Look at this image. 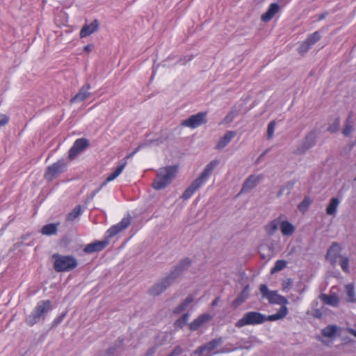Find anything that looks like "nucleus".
<instances>
[{
    "mask_svg": "<svg viewBox=\"0 0 356 356\" xmlns=\"http://www.w3.org/2000/svg\"><path fill=\"white\" fill-rule=\"evenodd\" d=\"M126 165H127V161H122L119 163L118 167L113 171L118 175V177L122 173V172L123 171Z\"/></svg>",
    "mask_w": 356,
    "mask_h": 356,
    "instance_id": "nucleus-46",
    "label": "nucleus"
},
{
    "mask_svg": "<svg viewBox=\"0 0 356 356\" xmlns=\"http://www.w3.org/2000/svg\"><path fill=\"white\" fill-rule=\"evenodd\" d=\"M90 88V85L89 83H86L83 86H82L79 92L72 98L71 102L72 103H78L81 102L86 99H88L91 93L88 92V90Z\"/></svg>",
    "mask_w": 356,
    "mask_h": 356,
    "instance_id": "nucleus-15",
    "label": "nucleus"
},
{
    "mask_svg": "<svg viewBox=\"0 0 356 356\" xmlns=\"http://www.w3.org/2000/svg\"><path fill=\"white\" fill-rule=\"evenodd\" d=\"M280 229L283 235L290 236L293 233L295 228L288 221H283L280 224Z\"/></svg>",
    "mask_w": 356,
    "mask_h": 356,
    "instance_id": "nucleus-25",
    "label": "nucleus"
},
{
    "mask_svg": "<svg viewBox=\"0 0 356 356\" xmlns=\"http://www.w3.org/2000/svg\"><path fill=\"white\" fill-rule=\"evenodd\" d=\"M326 15H327V13H322V14H321V15L318 16V20H322V19H325V18Z\"/></svg>",
    "mask_w": 356,
    "mask_h": 356,
    "instance_id": "nucleus-62",
    "label": "nucleus"
},
{
    "mask_svg": "<svg viewBox=\"0 0 356 356\" xmlns=\"http://www.w3.org/2000/svg\"><path fill=\"white\" fill-rule=\"evenodd\" d=\"M264 322H266V315L252 311L245 313L243 317L236 323L235 326L241 328L245 325L262 324Z\"/></svg>",
    "mask_w": 356,
    "mask_h": 356,
    "instance_id": "nucleus-4",
    "label": "nucleus"
},
{
    "mask_svg": "<svg viewBox=\"0 0 356 356\" xmlns=\"http://www.w3.org/2000/svg\"><path fill=\"white\" fill-rule=\"evenodd\" d=\"M156 347L150 348L146 353L145 356H152L156 353Z\"/></svg>",
    "mask_w": 356,
    "mask_h": 356,
    "instance_id": "nucleus-55",
    "label": "nucleus"
},
{
    "mask_svg": "<svg viewBox=\"0 0 356 356\" xmlns=\"http://www.w3.org/2000/svg\"><path fill=\"white\" fill-rule=\"evenodd\" d=\"M351 116H352V112L348 116L346 121L345 127L342 131L343 134L345 136H349L350 135V134L353 132V131L354 130L353 126V120H352Z\"/></svg>",
    "mask_w": 356,
    "mask_h": 356,
    "instance_id": "nucleus-26",
    "label": "nucleus"
},
{
    "mask_svg": "<svg viewBox=\"0 0 356 356\" xmlns=\"http://www.w3.org/2000/svg\"><path fill=\"white\" fill-rule=\"evenodd\" d=\"M218 160H213L209 162L204 168L200 175L196 178L190 185L195 191L198 190L211 175L213 170L219 165Z\"/></svg>",
    "mask_w": 356,
    "mask_h": 356,
    "instance_id": "nucleus-5",
    "label": "nucleus"
},
{
    "mask_svg": "<svg viewBox=\"0 0 356 356\" xmlns=\"http://www.w3.org/2000/svg\"><path fill=\"white\" fill-rule=\"evenodd\" d=\"M66 168V163L64 159L58 160L53 165L49 166L44 174V177L47 180H51L58 175L63 172Z\"/></svg>",
    "mask_w": 356,
    "mask_h": 356,
    "instance_id": "nucleus-9",
    "label": "nucleus"
},
{
    "mask_svg": "<svg viewBox=\"0 0 356 356\" xmlns=\"http://www.w3.org/2000/svg\"><path fill=\"white\" fill-rule=\"evenodd\" d=\"M54 259V268L58 272H69L76 268L78 262L72 255H63L55 253L52 255Z\"/></svg>",
    "mask_w": 356,
    "mask_h": 356,
    "instance_id": "nucleus-3",
    "label": "nucleus"
},
{
    "mask_svg": "<svg viewBox=\"0 0 356 356\" xmlns=\"http://www.w3.org/2000/svg\"><path fill=\"white\" fill-rule=\"evenodd\" d=\"M130 224L129 218H124L119 223L113 225L108 231V238H111L122 230L125 229Z\"/></svg>",
    "mask_w": 356,
    "mask_h": 356,
    "instance_id": "nucleus-13",
    "label": "nucleus"
},
{
    "mask_svg": "<svg viewBox=\"0 0 356 356\" xmlns=\"http://www.w3.org/2000/svg\"><path fill=\"white\" fill-rule=\"evenodd\" d=\"M337 331L336 325H328L322 330V334L326 337H333Z\"/></svg>",
    "mask_w": 356,
    "mask_h": 356,
    "instance_id": "nucleus-30",
    "label": "nucleus"
},
{
    "mask_svg": "<svg viewBox=\"0 0 356 356\" xmlns=\"http://www.w3.org/2000/svg\"><path fill=\"white\" fill-rule=\"evenodd\" d=\"M268 302L270 304H277L280 305H286L289 303L288 300L285 297L279 295L276 291H271V295L269 296Z\"/></svg>",
    "mask_w": 356,
    "mask_h": 356,
    "instance_id": "nucleus-21",
    "label": "nucleus"
},
{
    "mask_svg": "<svg viewBox=\"0 0 356 356\" xmlns=\"http://www.w3.org/2000/svg\"><path fill=\"white\" fill-rule=\"evenodd\" d=\"M205 351V349L204 348V346H201L200 347H198L195 351H194V354L195 355H202L203 353V352Z\"/></svg>",
    "mask_w": 356,
    "mask_h": 356,
    "instance_id": "nucleus-54",
    "label": "nucleus"
},
{
    "mask_svg": "<svg viewBox=\"0 0 356 356\" xmlns=\"http://www.w3.org/2000/svg\"><path fill=\"white\" fill-rule=\"evenodd\" d=\"M273 17L274 15L267 10L261 16V19L264 22H267L270 21Z\"/></svg>",
    "mask_w": 356,
    "mask_h": 356,
    "instance_id": "nucleus-48",
    "label": "nucleus"
},
{
    "mask_svg": "<svg viewBox=\"0 0 356 356\" xmlns=\"http://www.w3.org/2000/svg\"><path fill=\"white\" fill-rule=\"evenodd\" d=\"M65 316L66 313L63 312L59 316L56 318L52 323L51 327H56V326H58L63 321Z\"/></svg>",
    "mask_w": 356,
    "mask_h": 356,
    "instance_id": "nucleus-45",
    "label": "nucleus"
},
{
    "mask_svg": "<svg viewBox=\"0 0 356 356\" xmlns=\"http://www.w3.org/2000/svg\"><path fill=\"white\" fill-rule=\"evenodd\" d=\"M116 177H118V175L114 172H113L107 177V181H111L114 180Z\"/></svg>",
    "mask_w": 356,
    "mask_h": 356,
    "instance_id": "nucleus-56",
    "label": "nucleus"
},
{
    "mask_svg": "<svg viewBox=\"0 0 356 356\" xmlns=\"http://www.w3.org/2000/svg\"><path fill=\"white\" fill-rule=\"evenodd\" d=\"M143 146H145V145H140V146H138V147L134 150V152H133L132 153H131V154H129V155H127V156L125 157L124 160H125V159H129V158L132 157V156H133V155H134L136 152H137L138 151V149H139L141 147H143Z\"/></svg>",
    "mask_w": 356,
    "mask_h": 356,
    "instance_id": "nucleus-57",
    "label": "nucleus"
},
{
    "mask_svg": "<svg viewBox=\"0 0 356 356\" xmlns=\"http://www.w3.org/2000/svg\"><path fill=\"white\" fill-rule=\"evenodd\" d=\"M53 309L52 302L49 300L39 301L31 313L26 317L25 322L29 326L44 321L49 312Z\"/></svg>",
    "mask_w": 356,
    "mask_h": 356,
    "instance_id": "nucleus-1",
    "label": "nucleus"
},
{
    "mask_svg": "<svg viewBox=\"0 0 356 356\" xmlns=\"http://www.w3.org/2000/svg\"><path fill=\"white\" fill-rule=\"evenodd\" d=\"M108 181H107V179H105L104 181H103L102 183V184L100 185V186L99 187V189H102L104 186L106 185V184L108 183Z\"/></svg>",
    "mask_w": 356,
    "mask_h": 356,
    "instance_id": "nucleus-63",
    "label": "nucleus"
},
{
    "mask_svg": "<svg viewBox=\"0 0 356 356\" xmlns=\"http://www.w3.org/2000/svg\"><path fill=\"white\" fill-rule=\"evenodd\" d=\"M219 299L220 298L218 297L216 298L211 303L212 306H216L219 302Z\"/></svg>",
    "mask_w": 356,
    "mask_h": 356,
    "instance_id": "nucleus-61",
    "label": "nucleus"
},
{
    "mask_svg": "<svg viewBox=\"0 0 356 356\" xmlns=\"http://www.w3.org/2000/svg\"><path fill=\"white\" fill-rule=\"evenodd\" d=\"M321 298L325 304L333 307L337 306L339 303V299L336 296L321 294Z\"/></svg>",
    "mask_w": 356,
    "mask_h": 356,
    "instance_id": "nucleus-27",
    "label": "nucleus"
},
{
    "mask_svg": "<svg viewBox=\"0 0 356 356\" xmlns=\"http://www.w3.org/2000/svg\"><path fill=\"white\" fill-rule=\"evenodd\" d=\"M339 258L341 259L339 264H340L342 270L344 272L348 273V263H349L348 259L343 256H339Z\"/></svg>",
    "mask_w": 356,
    "mask_h": 356,
    "instance_id": "nucleus-41",
    "label": "nucleus"
},
{
    "mask_svg": "<svg viewBox=\"0 0 356 356\" xmlns=\"http://www.w3.org/2000/svg\"><path fill=\"white\" fill-rule=\"evenodd\" d=\"M9 121V117L4 114H0V127L6 125Z\"/></svg>",
    "mask_w": 356,
    "mask_h": 356,
    "instance_id": "nucleus-51",
    "label": "nucleus"
},
{
    "mask_svg": "<svg viewBox=\"0 0 356 356\" xmlns=\"http://www.w3.org/2000/svg\"><path fill=\"white\" fill-rule=\"evenodd\" d=\"M281 318H284L287 313H288V309L286 307V305H282L280 309L277 312Z\"/></svg>",
    "mask_w": 356,
    "mask_h": 356,
    "instance_id": "nucleus-49",
    "label": "nucleus"
},
{
    "mask_svg": "<svg viewBox=\"0 0 356 356\" xmlns=\"http://www.w3.org/2000/svg\"><path fill=\"white\" fill-rule=\"evenodd\" d=\"M349 332L353 335L354 337H356V330H354V329H350L349 330Z\"/></svg>",
    "mask_w": 356,
    "mask_h": 356,
    "instance_id": "nucleus-64",
    "label": "nucleus"
},
{
    "mask_svg": "<svg viewBox=\"0 0 356 356\" xmlns=\"http://www.w3.org/2000/svg\"><path fill=\"white\" fill-rule=\"evenodd\" d=\"M94 48V45L92 44H88L84 47V51L87 52H90Z\"/></svg>",
    "mask_w": 356,
    "mask_h": 356,
    "instance_id": "nucleus-58",
    "label": "nucleus"
},
{
    "mask_svg": "<svg viewBox=\"0 0 356 356\" xmlns=\"http://www.w3.org/2000/svg\"><path fill=\"white\" fill-rule=\"evenodd\" d=\"M115 349L116 348L115 347H111V348H109L108 350H107V353L108 355H111L114 353V352L115 351Z\"/></svg>",
    "mask_w": 356,
    "mask_h": 356,
    "instance_id": "nucleus-59",
    "label": "nucleus"
},
{
    "mask_svg": "<svg viewBox=\"0 0 356 356\" xmlns=\"http://www.w3.org/2000/svg\"><path fill=\"white\" fill-rule=\"evenodd\" d=\"M175 282L168 275L155 283L149 289V293L154 296H159Z\"/></svg>",
    "mask_w": 356,
    "mask_h": 356,
    "instance_id": "nucleus-6",
    "label": "nucleus"
},
{
    "mask_svg": "<svg viewBox=\"0 0 356 356\" xmlns=\"http://www.w3.org/2000/svg\"><path fill=\"white\" fill-rule=\"evenodd\" d=\"M341 251V248L339 245L333 242L331 246L327 250L325 258L328 260L332 266H334L337 263V259L339 256V252Z\"/></svg>",
    "mask_w": 356,
    "mask_h": 356,
    "instance_id": "nucleus-12",
    "label": "nucleus"
},
{
    "mask_svg": "<svg viewBox=\"0 0 356 356\" xmlns=\"http://www.w3.org/2000/svg\"><path fill=\"white\" fill-rule=\"evenodd\" d=\"M276 122L275 120L270 121L267 127V139H271L274 134Z\"/></svg>",
    "mask_w": 356,
    "mask_h": 356,
    "instance_id": "nucleus-38",
    "label": "nucleus"
},
{
    "mask_svg": "<svg viewBox=\"0 0 356 356\" xmlns=\"http://www.w3.org/2000/svg\"><path fill=\"white\" fill-rule=\"evenodd\" d=\"M260 293L262 296V298L269 299V296L271 295V291L268 288L266 284H261L259 287Z\"/></svg>",
    "mask_w": 356,
    "mask_h": 356,
    "instance_id": "nucleus-40",
    "label": "nucleus"
},
{
    "mask_svg": "<svg viewBox=\"0 0 356 356\" xmlns=\"http://www.w3.org/2000/svg\"><path fill=\"white\" fill-rule=\"evenodd\" d=\"M99 22L97 19H95L90 24H85L83 26L81 31L80 36L81 38H86L89 36L92 33L96 32L98 30Z\"/></svg>",
    "mask_w": 356,
    "mask_h": 356,
    "instance_id": "nucleus-16",
    "label": "nucleus"
},
{
    "mask_svg": "<svg viewBox=\"0 0 356 356\" xmlns=\"http://www.w3.org/2000/svg\"><path fill=\"white\" fill-rule=\"evenodd\" d=\"M259 181V179L254 175L250 176L243 183L241 193H247L254 188Z\"/></svg>",
    "mask_w": 356,
    "mask_h": 356,
    "instance_id": "nucleus-20",
    "label": "nucleus"
},
{
    "mask_svg": "<svg viewBox=\"0 0 356 356\" xmlns=\"http://www.w3.org/2000/svg\"><path fill=\"white\" fill-rule=\"evenodd\" d=\"M182 348L180 346H177L168 356H179L182 353Z\"/></svg>",
    "mask_w": 356,
    "mask_h": 356,
    "instance_id": "nucleus-50",
    "label": "nucleus"
},
{
    "mask_svg": "<svg viewBox=\"0 0 356 356\" xmlns=\"http://www.w3.org/2000/svg\"><path fill=\"white\" fill-rule=\"evenodd\" d=\"M237 115H238V111L236 110H235L234 108H233L225 117L224 122L225 123H231Z\"/></svg>",
    "mask_w": 356,
    "mask_h": 356,
    "instance_id": "nucleus-39",
    "label": "nucleus"
},
{
    "mask_svg": "<svg viewBox=\"0 0 356 356\" xmlns=\"http://www.w3.org/2000/svg\"><path fill=\"white\" fill-rule=\"evenodd\" d=\"M108 242L106 240L104 241H96L93 243L88 244L83 249L84 252L90 254L102 250L107 245Z\"/></svg>",
    "mask_w": 356,
    "mask_h": 356,
    "instance_id": "nucleus-14",
    "label": "nucleus"
},
{
    "mask_svg": "<svg viewBox=\"0 0 356 356\" xmlns=\"http://www.w3.org/2000/svg\"><path fill=\"white\" fill-rule=\"evenodd\" d=\"M236 136V132L233 131H227L225 134L220 139L216 145V149H222L226 147L229 143Z\"/></svg>",
    "mask_w": 356,
    "mask_h": 356,
    "instance_id": "nucleus-18",
    "label": "nucleus"
},
{
    "mask_svg": "<svg viewBox=\"0 0 356 356\" xmlns=\"http://www.w3.org/2000/svg\"><path fill=\"white\" fill-rule=\"evenodd\" d=\"M59 223H49L42 227L41 233L44 235L51 236L56 234L58 231Z\"/></svg>",
    "mask_w": 356,
    "mask_h": 356,
    "instance_id": "nucleus-22",
    "label": "nucleus"
},
{
    "mask_svg": "<svg viewBox=\"0 0 356 356\" xmlns=\"http://www.w3.org/2000/svg\"><path fill=\"white\" fill-rule=\"evenodd\" d=\"M317 133L316 130L309 131L305 138V140L298 145L296 153L302 154L307 150L314 147L316 142Z\"/></svg>",
    "mask_w": 356,
    "mask_h": 356,
    "instance_id": "nucleus-7",
    "label": "nucleus"
},
{
    "mask_svg": "<svg viewBox=\"0 0 356 356\" xmlns=\"http://www.w3.org/2000/svg\"><path fill=\"white\" fill-rule=\"evenodd\" d=\"M249 294L250 288L248 285H246L243 289L240 294L237 296V298L232 302V306L234 308H237L239 305L245 301V300L248 298Z\"/></svg>",
    "mask_w": 356,
    "mask_h": 356,
    "instance_id": "nucleus-19",
    "label": "nucleus"
},
{
    "mask_svg": "<svg viewBox=\"0 0 356 356\" xmlns=\"http://www.w3.org/2000/svg\"><path fill=\"white\" fill-rule=\"evenodd\" d=\"M312 200L308 196H305L303 200L298 204V208L300 211L305 213L310 206Z\"/></svg>",
    "mask_w": 356,
    "mask_h": 356,
    "instance_id": "nucleus-32",
    "label": "nucleus"
},
{
    "mask_svg": "<svg viewBox=\"0 0 356 356\" xmlns=\"http://www.w3.org/2000/svg\"><path fill=\"white\" fill-rule=\"evenodd\" d=\"M194 298L192 295H189L179 305H178L174 310V313L179 314L185 311L188 305L193 301Z\"/></svg>",
    "mask_w": 356,
    "mask_h": 356,
    "instance_id": "nucleus-23",
    "label": "nucleus"
},
{
    "mask_svg": "<svg viewBox=\"0 0 356 356\" xmlns=\"http://www.w3.org/2000/svg\"><path fill=\"white\" fill-rule=\"evenodd\" d=\"M177 170V168L175 165L160 168L152 184V187L156 190H161L166 187L175 177Z\"/></svg>",
    "mask_w": 356,
    "mask_h": 356,
    "instance_id": "nucleus-2",
    "label": "nucleus"
},
{
    "mask_svg": "<svg viewBox=\"0 0 356 356\" xmlns=\"http://www.w3.org/2000/svg\"><path fill=\"white\" fill-rule=\"evenodd\" d=\"M279 10L280 6L277 3H273L269 6L267 10L272 15H275L279 11Z\"/></svg>",
    "mask_w": 356,
    "mask_h": 356,
    "instance_id": "nucleus-44",
    "label": "nucleus"
},
{
    "mask_svg": "<svg viewBox=\"0 0 356 356\" xmlns=\"http://www.w3.org/2000/svg\"><path fill=\"white\" fill-rule=\"evenodd\" d=\"M195 192V191L194 189H193V188L189 186L186 190L184 192L181 197L184 199V200H188L189 199L192 195Z\"/></svg>",
    "mask_w": 356,
    "mask_h": 356,
    "instance_id": "nucleus-43",
    "label": "nucleus"
},
{
    "mask_svg": "<svg viewBox=\"0 0 356 356\" xmlns=\"http://www.w3.org/2000/svg\"><path fill=\"white\" fill-rule=\"evenodd\" d=\"M321 39V35L318 31H315L312 34L309 35L305 40L310 46H313Z\"/></svg>",
    "mask_w": 356,
    "mask_h": 356,
    "instance_id": "nucleus-34",
    "label": "nucleus"
},
{
    "mask_svg": "<svg viewBox=\"0 0 356 356\" xmlns=\"http://www.w3.org/2000/svg\"><path fill=\"white\" fill-rule=\"evenodd\" d=\"M312 47V46H310L309 44H308L306 41H305L304 42H302V44H301V45L298 48V51L300 54L303 55L305 54L306 52H307L309 51V49H310Z\"/></svg>",
    "mask_w": 356,
    "mask_h": 356,
    "instance_id": "nucleus-42",
    "label": "nucleus"
},
{
    "mask_svg": "<svg viewBox=\"0 0 356 356\" xmlns=\"http://www.w3.org/2000/svg\"><path fill=\"white\" fill-rule=\"evenodd\" d=\"M82 213L81 207L77 205L74 209L66 216V220L73 221Z\"/></svg>",
    "mask_w": 356,
    "mask_h": 356,
    "instance_id": "nucleus-28",
    "label": "nucleus"
},
{
    "mask_svg": "<svg viewBox=\"0 0 356 356\" xmlns=\"http://www.w3.org/2000/svg\"><path fill=\"white\" fill-rule=\"evenodd\" d=\"M279 222L277 220H273L266 225L265 229L269 236H272L278 229Z\"/></svg>",
    "mask_w": 356,
    "mask_h": 356,
    "instance_id": "nucleus-33",
    "label": "nucleus"
},
{
    "mask_svg": "<svg viewBox=\"0 0 356 356\" xmlns=\"http://www.w3.org/2000/svg\"><path fill=\"white\" fill-rule=\"evenodd\" d=\"M89 146V141L83 138H79L75 140L72 147L69 150L68 158L73 160L82 151Z\"/></svg>",
    "mask_w": 356,
    "mask_h": 356,
    "instance_id": "nucleus-10",
    "label": "nucleus"
},
{
    "mask_svg": "<svg viewBox=\"0 0 356 356\" xmlns=\"http://www.w3.org/2000/svg\"><path fill=\"white\" fill-rule=\"evenodd\" d=\"M280 319H282V318H280V316H279V314L277 313L273 314V315L266 316V321H275L280 320Z\"/></svg>",
    "mask_w": 356,
    "mask_h": 356,
    "instance_id": "nucleus-52",
    "label": "nucleus"
},
{
    "mask_svg": "<svg viewBox=\"0 0 356 356\" xmlns=\"http://www.w3.org/2000/svg\"><path fill=\"white\" fill-rule=\"evenodd\" d=\"M340 126V118H336L334 120V122L330 124V126L327 128V131L330 133H335L339 130Z\"/></svg>",
    "mask_w": 356,
    "mask_h": 356,
    "instance_id": "nucleus-37",
    "label": "nucleus"
},
{
    "mask_svg": "<svg viewBox=\"0 0 356 356\" xmlns=\"http://www.w3.org/2000/svg\"><path fill=\"white\" fill-rule=\"evenodd\" d=\"M286 261L284 260H277L273 268H272L270 273H274L283 270L286 266Z\"/></svg>",
    "mask_w": 356,
    "mask_h": 356,
    "instance_id": "nucleus-36",
    "label": "nucleus"
},
{
    "mask_svg": "<svg viewBox=\"0 0 356 356\" xmlns=\"http://www.w3.org/2000/svg\"><path fill=\"white\" fill-rule=\"evenodd\" d=\"M207 112H199L191 115L181 122V125L191 129H195L202 124L207 123Z\"/></svg>",
    "mask_w": 356,
    "mask_h": 356,
    "instance_id": "nucleus-8",
    "label": "nucleus"
},
{
    "mask_svg": "<svg viewBox=\"0 0 356 356\" xmlns=\"http://www.w3.org/2000/svg\"><path fill=\"white\" fill-rule=\"evenodd\" d=\"M339 200L337 197H332L327 206L326 213L329 216H335Z\"/></svg>",
    "mask_w": 356,
    "mask_h": 356,
    "instance_id": "nucleus-24",
    "label": "nucleus"
},
{
    "mask_svg": "<svg viewBox=\"0 0 356 356\" xmlns=\"http://www.w3.org/2000/svg\"><path fill=\"white\" fill-rule=\"evenodd\" d=\"M294 184L295 181H289L284 186H282L287 195L290 193L291 191L294 186Z\"/></svg>",
    "mask_w": 356,
    "mask_h": 356,
    "instance_id": "nucleus-47",
    "label": "nucleus"
},
{
    "mask_svg": "<svg viewBox=\"0 0 356 356\" xmlns=\"http://www.w3.org/2000/svg\"><path fill=\"white\" fill-rule=\"evenodd\" d=\"M222 343V339L220 338L214 339L209 342L205 343L204 348L205 350L212 351Z\"/></svg>",
    "mask_w": 356,
    "mask_h": 356,
    "instance_id": "nucleus-29",
    "label": "nucleus"
},
{
    "mask_svg": "<svg viewBox=\"0 0 356 356\" xmlns=\"http://www.w3.org/2000/svg\"><path fill=\"white\" fill-rule=\"evenodd\" d=\"M189 318V314H184L179 319L175 322V326L178 328H182L187 323Z\"/></svg>",
    "mask_w": 356,
    "mask_h": 356,
    "instance_id": "nucleus-35",
    "label": "nucleus"
},
{
    "mask_svg": "<svg viewBox=\"0 0 356 356\" xmlns=\"http://www.w3.org/2000/svg\"><path fill=\"white\" fill-rule=\"evenodd\" d=\"M211 318V316L209 314H203L189 324V328L191 331H196L200 327L209 321Z\"/></svg>",
    "mask_w": 356,
    "mask_h": 356,
    "instance_id": "nucleus-17",
    "label": "nucleus"
},
{
    "mask_svg": "<svg viewBox=\"0 0 356 356\" xmlns=\"http://www.w3.org/2000/svg\"><path fill=\"white\" fill-rule=\"evenodd\" d=\"M346 295L348 297V301L350 302H356L355 289L353 284H349L346 286Z\"/></svg>",
    "mask_w": 356,
    "mask_h": 356,
    "instance_id": "nucleus-31",
    "label": "nucleus"
},
{
    "mask_svg": "<svg viewBox=\"0 0 356 356\" xmlns=\"http://www.w3.org/2000/svg\"><path fill=\"white\" fill-rule=\"evenodd\" d=\"M284 192H285L284 188H283L282 187V188H280V191H278V193H277V197H281V196L284 194Z\"/></svg>",
    "mask_w": 356,
    "mask_h": 356,
    "instance_id": "nucleus-60",
    "label": "nucleus"
},
{
    "mask_svg": "<svg viewBox=\"0 0 356 356\" xmlns=\"http://www.w3.org/2000/svg\"><path fill=\"white\" fill-rule=\"evenodd\" d=\"M292 283H293V280L292 279H291V278L287 279L282 284V289L284 291H286V289H288L289 287H290L292 285Z\"/></svg>",
    "mask_w": 356,
    "mask_h": 356,
    "instance_id": "nucleus-53",
    "label": "nucleus"
},
{
    "mask_svg": "<svg viewBox=\"0 0 356 356\" xmlns=\"http://www.w3.org/2000/svg\"><path fill=\"white\" fill-rule=\"evenodd\" d=\"M191 263V260L188 258L182 259L175 266L168 275L175 282L182 273L188 268Z\"/></svg>",
    "mask_w": 356,
    "mask_h": 356,
    "instance_id": "nucleus-11",
    "label": "nucleus"
}]
</instances>
